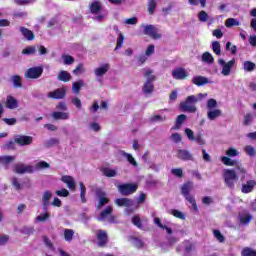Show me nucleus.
<instances>
[{
    "mask_svg": "<svg viewBox=\"0 0 256 256\" xmlns=\"http://www.w3.org/2000/svg\"><path fill=\"white\" fill-rule=\"evenodd\" d=\"M191 191H193V181H187L181 186V193L184 199H186V201H189L190 205H192L193 211H195V213H198L199 206H197L195 196L191 195Z\"/></svg>",
    "mask_w": 256,
    "mask_h": 256,
    "instance_id": "f03ea898",
    "label": "nucleus"
},
{
    "mask_svg": "<svg viewBox=\"0 0 256 256\" xmlns=\"http://www.w3.org/2000/svg\"><path fill=\"white\" fill-rule=\"evenodd\" d=\"M171 215H173V217H176V219H181L182 221H185L186 219L185 213L177 209H172Z\"/></svg>",
    "mask_w": 256,
    "mask_h": 256,
    "instance_id": "79ce46f5",
    "label": "nucleus"
},
{
    "mask_svg": "<svg viewBox=\"0 0 256 256\" xmlns=\"http://www.w3.org/2000/svg\"><path fill=\"white\" fill-rule=\"evenodd\" d=\"M43 75V67H32L29 68L26 73L25 77L26 79H39Z\"/></svg>",
    "mask_w": 256,
    "mask_h": 256,
    "instance_id": "1a4fd4ad",
    "label": "nucleus"
},
{
    "mask_svg": "<svg viewBox=\"0 0 256 256\" xmlns=\"http://www.w3.org/2000/svg\"><path fill=\"white\" fill-rule=\"evenodd\" d=\"M241 25V22L237 21L235 18H228L225 21V27L231 28V27H239Z\"/></svg>",
    "mask_w": 256,
    "mask_h": 256,
    "instance_id": "4c0bfd02",
    "label": "nucleus"
},
{
    "mask_svg": "<svg viewBox=\"0 0 256 256\" xmlns=\"http://www.w3.org/2000/svg\"><path fill=\"white\" fill-rule=\"evenodd\" d=\"M53 197V194L51 191L47 190L44 192L43 197H42V209L44 211H47V207H49V201H51V198Z\"/></svg>",
    "mask_w": 256,
    "mask_h": 256,
    "instance_id": "b1692460",
    "label": "nucleus"
},
{
    "mask_svg": "<svg viewBox=\"0 0 256 256\" xmlns=\"http://www.w3.org/2000/svg\"><path fill=\"white\" fill-rule=\"evenodd\" d=\"M144 77L146 78V82L144 83V85L142 87V91H143V93H145V95H151V93H153V91H155V86L153 85V81H155L157 79V77H155V75H153V70H151V69H147L145 71Z\"/></svg>",
    "mask_w": 256,
    "mask_h": 256,
    "instance_id": "20e7f679",
    "label": "nucleus"
},
{
    "mask_svg": "<svg viewBox=\"0 0 256 256\" xmlns=\"http://www.w3.org/2000/svg\"><path fill=\"white\" fill-rule=\"evenodd\" d=\"M23 235H33L35 233V228L34 227H24L22 229Z\"/></svg>",
    "mask_w": 256,
    "mask_h": 256,
    "instance_id": "69168bd1",
    "label": "nucleus"
},
{
    "mask_svg": "<svg viewBox=\"0 0 256 256\" xmlns=\"http://www.w3.org/2000/svg\"><path fill=\"white\" fill-rule=\"evenodd\" d=\"M132 225H134L138 229H141V231H149V228L143 225V221H141V217H139V215H134L132 217Z\"/></svg>",
    "mask_w": 256,
    "mask_h": 256,
    "instance_id": "412c9836",
    "label": "nucleus"
},
{
    "mask_svg": "<svg viewBox=\"0 0 256 256\" xmlns=\"http://www.w3.org/2000/svg\"><path fill=\"white\" fill-rule=\"evenodd\" d=\"M229 49H230L232 55H235L237 53V46L232 45L231 42L226 43V50L229 51Z\"/></svg>",
    "mask_w": 256,
    "mask_h": 256,
    "instance_id": "052dcab7",
    "label": "nucleus"
},
{
    "mask_svg": "<svg viewBox=\"0 0 256 256\" xmlns=\"http://www.w3.org/2000/svg\"><path fill=\"white\" fill-rule=\"evenodd\" d=\"M20 33H22L23 37L26 38L27 41H33V39H35V34L28 28L23 26L20 27Z\"/></svg>",
    "mask_w": 256,
    "mask_h": 256,
    "instance_id": "a878e982",
    "label": "nucleus"
},
{
    "mask_svg": "<svg viewBox=\"0 0 256 256\" xmlns=\"http://www.w3.org/2000/svg\"><path fill=\"white\" fill-rule=\"evenodd\" d=\"M35 169L32 165H25V164H15L14 165V173L18 175H23L25 173H34Z\"/></svg>",
    "mask_w": 256,
    "mask_h": 256,
    "instance_id": "9d476101",
    "label": "nucleus"
},
{
    "mask_svg": "<svg viewBox=\"0 0 256 256\" xmlns=\"http://www.w3.org/2000/svg\"><path fill=\"white\" fill-rule=\"evenodd\" d=\"M63 59L64 65H73V63H75V58H73L71 55H64Z\"/></svg>",
    "mask_w": 256,
    "mask_h": 256,
    "instance_id": "6e6d98bb",
    "label": "nucleus"
},
{
    "mask_svg": "<svg viewBox=\"0 0 256 256\" xmlns=\"http://www.w3.org/2000/svg\"><path fill=\"white\" fill-rule=\"evenodd\" d=\"M79 185L81 203H87V198L85 197V195H87V187H85V184L83 182H80Z\"/></svg>",
    "mask_w": 256,
    "mask_h": 256,
    "instance_id": "72a5a7b5",
    "label": "nucleus"
},
{
    "mask_svg": "<svg viewBox=\"0 0 256 256\" xmlns=\"http://www.w3.org/2000/svg\"><path fill=\"white\" fill-rule=\"evenodd\" d=\"M198 101L199 99L197 98V96H188L185 101L180 103L181 111H184V113H195L197 111L195 103H197Z\"/></svg>",
    "mask_w": 256,
    "mask_h": 256,
    "instance_id": "39448f33",
    "label": "nucleus"
},
{
    "mask_svg": "<svg viewBox=\"0 0 256 256\" xmlns=\"http://www.w3.org/2000/svg\"><path fill=\"white\" fill-rule=\"evenodd\" d=\"M137 189H139V185L135 183H125L118 186V191L123 195V197H129V195H133V193L137 192Z\"/></svg>",
    "mask_w": 256,
    "mask_h": 256,
    "instance_id": "423d86ee",
    "label": "nucleus"
},
{
    "mask_svg": "<svg viewBox=\"0 0 256 256\" xmlns=\"http://www.w3.org/2000/svg\"><path fill=\"white\" fill-rule=\"evenodd\" d=\"M219 63L222 65V75L227 77L231 73V69H233V65H235V59H232L225 63V60L219 59Z\"/></svg>",
    "mask_w": 256,
    "mask_h": 256,
    "instance_id": "4468645a",
    "label": "nucleus"
},
{
    "mask_svg": "<svg viewBox=\"0 0 256 256\" xmlns=\"http://www.w3.org/2000/svg\"><path fill=\"white\" fill-rule=\"evenodd\" d=\"M159 30L154 25H147L144 27V35H148L152 39H159L160 35H158Z\"/></svg>",
    "mask_w": 256,
    "mask_h": 256,
    "instance_id": "2eb2a0df",
    "label": "nucleus"
},
{
    "mask_svg": "<svg viewBox=\"0 0 256 256\" xmlns=\"http://www.w3.org/2000/svg\"><path fill=\"white\" fill-rule=\"evenodd\" d=\"M89 10L92 15H99L103 11V4L101 1H94L89 4Z\"/></svg>",
    "mask_w": 256,
    "mask_h": 256,
    "instance_id": "f3484780",
    "label": "nucleus"
},
{
    "mask_svg": "<svg viewBox=\"0 0 256 256\" xmlns=\"http://www.w3.org/2000/svg\"><path fill=\"white\" fill-rule=\"evenodd\" d=\"M226 155L228 157H237V155H239V151H237V149H235V148H229L226 151Z\"/></svg>",
    "mask_w": 256,
    "mask_h": 256,
    "instance_id": "e2e57ef3",
    "label": "nucleus"
},
{
    "mask_svg": "<svg viewBox=\"0 0 256 256\" xmlns=\"http://www.w3.org/2000/svg\"><path fill=\"white\" fill-rule=\"evenodd\" d=\"M2 121L6 123V125L13 126L17 125V119L16 118H3Z\"/></svg>",
    "mask_w": 256,
    "mask_h": 256,
    "instance_id": "0e129e2a",
    "label": "nucleus"
},
{
    "mask_svg": "<svg viewBox=\"0 0 256 256\" xmlns=\"http://www.w3.org/2000/svg\"><path fill=\"white\" fill-rule=\"evenodd\" d=\"M198 20L201 21V23H207L209 20V14L205 10L200 11L198 13Z\"/></svg>",
    "mask_w": 256,
    "mask_h": 256,
    "instance_id": "a18cd8bd",
    "label": "nucleus"
},
{
    "mask_svg": "<svg viewBox=\"0 0 256 256\" xmlns=\"http://www.w3.org/2000/svg\"><path fill=\"white\" fill-rule=\"evenodd\" d=\"M171 173H172V175H174L175 177H178L179 179H181V177H183V169H181V168L172 169Z\"/></svg>",
    "mask_w": 256,
    "mask_h": 256,
    "instance_id": "680f3d73",
    "label": "nucleus"
},
{
    "mask_svg": "<svg viewBox=\"0 0 256 256\" xmlns=\"http://www.w3.org/2000/svg\"><path fill=\"white\" fill-rule=\"evenodd\" d=\"M103 175H105V177H115L117 175V171L110 168H104Z\"/></svg>",
    "mask_w": 256,
    "mask_h": 256,
    "instance_id": "3c124183",
    "label": "nucleus"
},
{
    "mask_svg": "<svg viewBox=\"0 0 256 256\" xmlns=\"http://www.w3.org/2000/svg\"><path fill=\"white\" fill-rule=\"evenodd\" d=\"M15 161V156H0V163L4 165L5 169H9V163Z\"/></svg>",
    "mask_w": 256,
    "mask_h": 256,
    "instance_id": "c756f323",
    "label": "nucleus"
},
{
    "mask_svg": "<svg viewBox=\"0 0 256 256\" xmlns=\"http://www.w3.org/2000/svg\"><path fill=\"white\" fill-rule=\"evenodd\" d=\"M185 121H187V115L185 114L178 115L175 121V125L173 126L172 129H174V131H179V129L183 127V123H185Z\"/></svg>",
    "mask_w": 256,
    "mask_h": 256,
    "instance_id": "4be33fe9",
    "label": "nucleus"
},
{
    "mask_svg": "<svg viewBox=\"0 0 256 256\" xmlns=\"http://www.w3.org/2000/svg\"><path fill=\"white\" fill-rule=\"evenodd\" d=\"M188 76L187 70L183 67L176 68L172 71L173 79H177L178 81H183V79H187Z\"/></svg>",
    "mask_w": 256,
    "mask_h": 256,
    "instance_id": "ddd939ff",
    "label": "nucleus"
},
{
    "mask_svg": "<svg viewBox=\"0 0 256 256\" xmlns=\"http://www.w3.org/2000/svg\"><path fill=\"white\" fill-rule=\"evenodd\" d=\"M221 115H223V112L219 109L209 110L207 112V118L210 121H215V119H217V117H221Z\"/></svg>",
    "mask_w": 256,
    "mask_h": 256,
    "instance_id": "c85d7f7f",
    "label": "nucleus"
},
{
    "mask_svg": "<svg viewBox=\"0 0 256 256\" xmlns=\"http://www.w3.org/2000/svg\"><path fill=\"white\" fill-rule=\"evenodd\" d=\"M61 181L66 184V187L70 189V191H75L77 184L72 176L66 175L61 178Z\"/></svg>",
    "mask_w": 256,
    "mask_h": 256,
    "instance_id": "6ab92c4d",
    "label": "nucleus"
},
{
    "mask_svg": "<svg viewBox=\"0 0 256 256\" xmlns=\"http://www.w3.org/2000/svg\"><path fill=\"white\" fill-rule=\"evenodd\" d=\"M202 61H203L204 63H209V64H211V63H213V62L215 61V59L213 58V55H212L211 53H209V52H204V53L202 54Z\"/></svg>",
    "mask_w": 256,
    "mask_h": 256,
    "instance_id": "a19ab883",
    "label": "nucleus"
},
{
    "mask_svg": "<svg viewBox=\"0 0 256 256\" xmlns=\"http://www.w3.org/2000/svg\"><path fill=\"white\" fill-rule=\"evenodd\" d=\"M212 50L215 55H221V43H219V41H214L212 43Z\"/></svg>",
    "mask_w": 256,
    "mask_h": 256,
    "instance_id": "de8ad7c7",
    "label": "nucleus"
},
{
    "mask_svg": "<svg viewBox=\"0 0 256 256\" xmlns=\"http://www.w3.org/2000/svg\"><path fill=\"white\" fill-rule=\"evenodd\" d=\"M14 143H17V145H20V147H26V145H31L33 143V137L26 135H16L14 138Z\"/></svg>",
    "mask_w": 256,
    "mask_h": 256,
    "instance_id": "9b49d317",
    "label": "nucleus"
},
{
    "mask_svg": "<svg viewBox=\"0 0 256 256\" xmlns=\"http://www.w3.org/2000/svg\"><path fill=\"white\" fill-rule=\"evenodd\" d=\"M155 9H157V2L155 0H148L149 15H153V13H155Z\"/></svg>",
    "mask_w": 256,
    "mask_h": 256,
    "instance_id": "c03bdc74",
    "label": "nucleus"
},
{
    "mask_svg": "<svg viewBox=\"0 0 256 256\" xmlns=\"http://www.w3.org/2000/svg\"><path fill=\"white\" fill-rule=\"evenodd\" d=\"M113 214V206L106 207L98 217V221H105L108 217V223H115V216Z\"/></svg>",
    "mask_w": 256,
    "mask_h": 256,
    "instance_id": "6e6552de",
    "label": "nucleus"
},
{
    "mask_svg": "<svg viewBox=\"0 0 256 256\" xmlns=\"http://www.w3.org/2000/svg\"><path fill=\"white\" fill-rule=\"evenodd\" d=\"M107 71H109V64H104L103 66L96 68L94 73L96 77H102Z\"/></svg>",
    "mask_w": 256,
    "mask_h": 256,
    "instance_id": "473e14b6",
    "label": "nucleus"
},
{
    "mask_svg": "<svg viewBox=\"0 0 256 256\" xmlns=\"http://www.w3.org/2000/svg\"><path fill=\"white\" fill-rule=\"evenodd\" d=\"M12 83L14 89H21V87H23V82L21 81V76L19 75L12 76Z\"/></svg>",
    "mask_w": 256,
    "mask_h": 256,
    "instance_id": "c9c22d12",
    "label": "nucleus"
},
{
    "mask_svg": "<svg viewBox=\"0 0 256 256\" xmlns=\"http://www.w3.org/2000/svg\"><path fill=\"white\" fill-rule=\"evenodd\" d=\"M52 117L55 121H67V119H69V113L55 111L52 113Z\"/></svg>",
    "mask_w": 256,
    "mask_h": 256,
    "instance_id": "cd10ccee",
    "label": "nucleus"
},
{
    "mask_svg": "<svg viewBox=\"0 0 256 256\" xmlns=\"http://www.w3.org/2000/svg\"><path fill=\"white\" fill-rule=\"evenodd\" d=\"M247 171L243 166H236L235 169H224L222 177L224 184L228 189H235V183L239 181V174L242 175V179H245Z\"/></svg>",
    "mask_w": 256,
    "mask_h": 256,
    "instance_id": "f257e3e1",
    "label": "nucleus"
},
{
    "mask_svg": "<svg viewBox=\"0 0 256 256\" xmlns=\"http://www.w3.org/2000/svg\"><path fill=\"white\" fill-rule=\"evenodd\" d=\"M95 195L99 199L96 209H101V207H104V205H107V203H109V198H107V192H104L102 188H96Z\"/></svg>",
    "mask_w": 256,
    "mask_h": 256,
    "instance_id": "0eeeda50",
    "label": "nucleus"
},
{
    "mask_svg": "<svg viewBox=\"0 0 256 256\" xmlns=\"http://www.w3.org/2000/svg\"><path fill=\"white\" fill-rule=\"evenodd\" d=\"M243 69L244 71H246L247 73H252V71H255L256 69V65L254 62L252 61H245L243 63Z\"/></svg>",
    "mask_w": 256,
    "mask_h": 256,
    "instance_id": "f704fd0d",
    "label": "nucleus"
},
{
    "mask_svg": "<svg viewBox=\"0 0 256 256\" xmlns=\"http://www.w3.org/2000/svg\"><path fill=\"white\" fill-rule=\"evenodd\" d=\"M115 204L118 207H127L125 209V212L127 215H131L132 213H135L139 209V205L135 204L133 199L130 198H117L115 200Z\"/></svg>",
    "mask_w": 256,
    "mask_h": 256,
    "instance_id": "7ed1b4c3",
    "label": "nucleus"
},
{
    "mask_svg": "<svg viewBox=\"0 0 256 256\" xmlns=\"http://www.w3.org/2000/svg\"><path fill=\"white\" fill-rule=\"evenodd\" d=\"M72 76L71 73L65 71V70H61L58 73V81H62L63 83H69V81H71Z\"/></svg>",
    "mask_w": 256,
    "mask_h": 256,
    "instance_id": "bb28decb",
    "label": "nucleus"
},
{
    "mask_svg": "<svg viewBox=\"0 0 256 256\" xmlns=\"http://www.w3.org/2000/svg\"><path fill=\"white\" fill-rule=\"evenodd\" d=\"M35 47L28 46L25 49L22 50L23 55H35Z\"/></svg>",
    "mask_w": 256,
    "mask_h": 256,
    "instance_id": "4d7b16f0",
    "label": "nucleus"
},
{
    "mask_svg": "<svg viewBox=\"0 0 256 256\" xmlns=\"http://www.w3.org/2000/svg\"><path fill=\"white\" fill-rule=\"evenodd\" d=\"M192 83L197 85V87H203V85H207L209 83V79L204 76H195L192 79Z\"/></svg>",
    "mask_w": 256,
    "mask_h": 256,
    "instance_id": "393cba45",
    "label": "nucleus"
},
{
    "mask_svg": "<svg viewBox=\"0 0 256 256\" xmlns=\"http://www.w3.org/2000/svg\"><path fill=\"white\" fill-rule=\"evenodd\" d=\"M213 235L219 243H225V236L221 234L220 230H217V229L213 230Z\"/></svg>",
    "mask_w": 256,
    "mask_h": 256,
    "instance_id": "49530a36",
    "label": "nucleus"
},
{
    "mask_svg": "<svg viewBox=\"0 0 256 256\" xmlns=\"http://www.w3.org/2000/svg\"><path fill=\"white\" fill-rule=\"evenodd\" d=\"M124 41H125V36L123 35V33H120L119 37L117 38V44H116L114 51L121 49V47H123Z\"/></svg>",
    "mask_w": 256,
    "mask_h": 256,
    "instance_id": "09e8293b",
    "label": "nucleus"
},
{
    "mask_svg": "<svg viewBox=\"0 0 256 256\" xmlns=\"http://www.w3.org/2000/svg\"><path fill=\"white\" fill-rule=\"evenodd\" d=\"M45 147H54V145H59V139L57 138H50L45 142Z\"/></svg>",
    "mask_w": 256,
    "mask_h": 256,
    "instance_id": "864d4df0",
    "label": "nucleus"
},
{
    "mask_svg": "<svg viewBox=\"0 0 256 256\" xmlns=\"http://www.w3.org/2000/svg\"><path fill=\"white\" fill-rule=\"evenodd\" d=\"M171 139H172V141H174V143H181L183 137L179 133H173L171 135Z\"/></svg>",
    "mask_w": 256,
    "mask_h": 256,
    "instance_id": "338daca9",
    "label": "nucleus"
},
{
    "mask_svg": "<svg viewBox=\"0 0 256 256\" xmlns=\"http://www.w3.org/2000/svg\"><path fill=\"white\" fill-rule=\"evenodd\" d=\"M85 85V83L83 82V80H78L76 82L72 83V91L73 93L78 94L81 91V87H83Z\"/></svg>",
    "mask_w": 256,
    "mask_h": 256,
    "instance_id": "e433bc0d",
    "label": "nucleus"
},
{
    "mask_svg": "<svg viewBox=\"0 0 256 256\" xmlns=\"http://www.w3.org/2000/svg\"><path fill=\"white\" fill-rule=\"evenodd\" d=\"M98 247H105L109 243V235L107 231L99 229L97 232Z\"/></svg>",
    "mask_w": 256,
    "mask_h": 256,
    "instance_id": "f8f14e48",
    "label": "nucleus"
},
{
    "mask_svg": "<svg viewBox=\"0 0 256 256\" xmlns=\"http://www.w3.org/2000/svg\"><path fill=\"white\" fill-rule=\"evenodd\" d=\"M7 109H17L19 107V101L15 97L8 95L6 98Z\"/></svg>",
    "mask_w": 256,
    "mask_h": 256,
    "instance_id": "5701e85b",
    "label": "nucleus"
},
{
    "mask_svg": "<svg viewBox=\"0 0 256 256\" xmlns=\"http://www.w3.org/2000/svg\"><path fill=\"white\" fill-rule=\"evenodd\" d=\"M85 72V67L83 63H79L76 68L73 70V75H81V73Z\"/></svg>",
    "mask_w": 256,
    "mask_h": 256,
    "instance_id": "603ef678",
    "label": "nucleus"
},
{
    "mask_svg": "<svg viewBox=\"0 0 256 256\" xmlns=\"http://www.w3.org/2000/svg\"><path fill=\"white\" fill-rule=\"evenodd\" d=\"M244 151H245V153H247V155H249V157H255V155H256L255 148L251 145L245 146Z\"/></svg>",
    "mask_w": 256,
    "mask_h": 256,
    "instance_id": "8fccbe9b",
    "label": "nucleus"
},
{
    "mask_svg": "<svg viewBox=\"0 0 256 256\" xmlns=\"http://www.w3.org/2000/svg\"><path fill=\"white\" fill-rule=\"evenodd\" d=\"M73 237H75V231L73 229H64V240L67 241V243H71Z\"/></svg>",
    "mask_w": 256,
    "mask_h": 256,
    "instance_id": "2f4dec72",
    "label": "nucleus"
},
{
    "mask_svg": "<svg viewBox=\"0 0 256 256\" xmlns=\"http://www.w3.org/2000/svg\"><path fill=\"white\" fill-rule=\"evenodd\" d=\"M56 195H58V197H69V190L65 188H63L62 190H57Z\"/></svg>",
    "mask_w": 256,
    "mask_h": 256,
    "instance_id": "774afa93",
    "label": "nucleus"
},
{
    "mask_svg": "<svg viewBox=\"0 0 256 256\" xmlns=\"http://www.w3.org/2000/svg\"><path fill=\"white\" fill-rule=\"evenodd\" d=\"M256 187V180H248L245 184H242L241 192L244 194L253 193V189Z\"/></svg>",
    "mask_w": 256,
    "mask_h": 256,
    "instance_id": "a211bd4d",
    "label": "nucleus"
},
{
    "mask_svg": "<svg viewBox=\"0 0 256 256\" xmlns=\"http://www.w3.org/2000/svg\"><path fill=\"white\" fill-rule=\"evenodd\" d=\"M253 219V216L251 214H244L240 217V223L242 225H249Z\"/></svg>",
    "mask_w": 256,
    "mask_h": 256,
    "instance_id": "37998d69",
    "label": "nucleus"
},
{
    "mask_svg": "<svg viewBox=\"0 0 256 256\" xmlns=\"http://www.w3.org/2000/svg\"><path fill=\"white\" fill-rule=\"evenodd\" d=\"M241 256H256V250L251 247H244Z\"/></svg>",
    "mask_w": 256,
    "mask_h": 256,
    "instance_id": "ea45409f",
    "label": "nucleus"
},
{
    "mask_svg": "<svg viewBox=\"0 0 256 256\" xmlns=\"http://www.w3.org/2000/svg\"><path fill=\"white\" fill-rule=\"evenodd\" d=\"M177 157L181 161H193V154L188 150H183V149L178 150Z\"/></svg>",
    "mask_w": 256,
    "mask_h": 256,
    "instance_id": "aec40b11",
    "label": "nucleus"
},
{
    "mask_svg": "<svg viewBox=\"0 0 256 256\" xmlns=\"http://www.w3.org/2000/svg\"><path fill=\"white\" fill-rule=\"evenodd\" d=\"M42 239L46 247H48V249H51V250L55 249V246L53 245V242H51V239H49V237L43 236Z\"/></svg>",
    "mask_w": 256,
    "mask_h": 256,
    "instance_id": "13d9d810",
    "label": "nucleus"
},
{
    "mask_svg": "<svg viewBox=\"0 0 256 256\" xmlns=\"http://www.w3.org/2000/svg\"><path fill=\"white\" fill-rule=\"evenodd\" d=\"M67 91L64 88H58L52 92L48 93L50 99H65Z\"/></svg>",
    "mask_w": 256,
    "mask_h": 256,
    "instance_id": "dca6fc26",
    "label": "nucleus"
},
{
    "mask_svg": "<svg viewBox=\"0 0 256 256\" xmlns=\"http://www.w3.org/2000/svg\"><path fill=\"white\" fill-rule=\"evenodd\" d=\"M146 200H147V194H145V192H140V194L137 198L136 205H143V203H145Z\"/></svg>",
    "mask_w": 256,
    "mask_h": 256,
    "instance_id": "5fc2aeb1",
    "label": "nucleus"
},
{
    "mask_svg": "<svg viewBox=\"0 0 256 256\" xmlns=\"http://www.w3.org/2000/svg\"><path fill=\"white\" fill-rule=\"evenodd\" d=\"M122 157H125L128 163H130V165H133V167H137L139 165L133 155H131L130 153L122 152Z\"/></svg>",
    "mask_w": 256,
    "mask_h": 256,
    "instance_id": "58836bf2",
    "label": "nucleus"
},
{
    "mask_svg": "<svg viewBox=\"0 0 256 256\" xmlns=\"http://www.w3.org/2000/svg\"><path fill=\"white\" fill-rule=\"evenodd\" d=\"M221 161L223 165H226V167H237V160H232L231 158L227 156H222Z\"/></svg>",
    "mask_w": 256,
    "mask_h": 256,
    "instance_id": "7c9ffc66",
    "label": "nucleus"
},
{
    "mask_svg": "<svg viewBox=\"0 0 256 256\" xmlns=\"http://www.w3.org/2000/svg\"><path fill=\"white\" fill-rule=\"evenodd\" d=\"M217 107V100L213 99V98H210L208 101H207V109H216Z\"/></svg>",
    "mask_w": 256,
    "mask_h": 256,
    "instance_id": "bf43d9fd",
    "label": "nucleus"
}]
</instances>
